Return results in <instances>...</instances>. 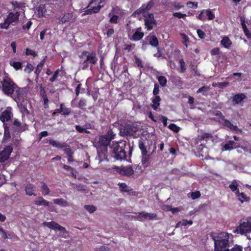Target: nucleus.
I'll use <instances>...</instances> for the list:
<instances>
[{
	"label": "nucleus",
	"mask_w": 251,
	"mask_h": 251,
	"mask_svg": "<svg viewBox=\"0 0 251 251\" xmlns=\"http://www.w3.org/2000/svg\"><path fill=\"white\" fill-rule=\"evenodd\" d=\"M233 233L245 234L251 232V217L248 218L245 221L241 222L240 225L233 230Z\"/></svg>",
	"instance_id": "nucleus-7"
},
{
	"label": "nucleus",
	"mask_w": 251,
	"mask_h": 251,
	"mask_svg": "<svg viewBox=\"0 0 251 251\" xmlns=\"http://www.w3.org/2000/svg\"><path fill=\"white\" fill-rule=\"evenodd\" d=\"M73 15L72 13H67L64 14L63 15L61 16L59 20L62 24H64L70 21L73 18Z\"/></svg>",
	"instance_id": "nucleus-32"
},
{
	"label": "nucleus",
	"mask_w": 251,
	"mask_h": 251,
	"mask_svg": "<svg viewBox=\"0 0 251 251\" xmlns=\"http://www.w3.org/2000/svg\"><path fill=\"white\" fill-rule=\"evenodd\" d=\"M38 200L34 201V204L38 206H49L50 205V202L45 200L43 197H40L38 198Z\"/></svg>",
	"instance_id": "nucleus-33"
},
{
	"label": "nucleus",
	"mask_w": 251,
	"mask_h": 251,
	"mask_svg": "<svg viewBox=\"0 0 251 251\" xmlns=\"http://www.w3.org/2000/svg\"><path fill=\"white\" fill-rule=\"evenodd\" d=\"M197 33L198 35V37L201 39L205 38L206 35L205 33L201 29H198L197 30Z\"/></svg>",
	"instance_id": "nucleus-60"
},
{
	"label": "nucleus",
	"mask_w": 251,
	"mask_h": 251,
	"mask_svg": "<svg viewBox=\"0 0 251 251\" xmlns=\"http://www.w3.org/2000/svg\"><path fill=\"white\" fill-rule=\"evenodd\" d=\"M152 104L151 106L152 108L156 110L159 106L160 105V102L161 101V98L159 96H154V97L152 98L151 99Z\"/></svg>",
	"instance_id": "nucleus-31"
},
{
	"label": "nucleus",
	"mask_w": 251,
	"mask_h": 251,
	"mask_svg": "<svg viewBox=\"0 0 251 251\" xmlns=\"http://www.w3.org/2000/svg\"><path fill=\"white\" fill-rule=\"evenodd\" d=\"M35 191V187L32 184H27L25 188L26 195L29 196H36V194L34 193Z\"/></svg>",
	"instance_id": "nucleus-28"
},
{
	"label": "nucleus",
	"mask_w": 251,
	"mask_h": 251,
	"mask_svg": "<svg viewBox=\"0 0 251 251\" xmlns=\"http://www.w3.org/2000/svg\"><path fill=\"white\" fill-rule=\"evenodd\" d=\"M10 24L6 19L5 20L3 23L0 24V29H8Z\"/></svg>",
	"instance_id": "nucleus-52"
},
{
	"label": "nucleus",
	"mask_w": 251,
	"mask_h": 251,
	"mask_svg": "<svg viewBox=\"0 0 251 251\" xmlns=\"http://www.w3.org/2000/svg\"><path fill=\"white\" fill-rule=\"evenodd\" d=\"M44 143H49L52 147L62 149L68 147V145L65 142H60L54 140L45 139L43 140Z\"/></svg>",
	"instance_id": "nucleus-17"
},
{
	"label": "nucleus",
	"mask_w": 251,
	"mask_h": 251,
	"mask_svg": "<svg viewBox=\"0 0 251 251\" xmlns=\"http://www.w3.org/2000/svg\"><path fill=\"white\" fill-rule=\"evenodd\" d=\"M157 215L155 213H146L144 211L139 213L138 215L135 217V219L139 221L143 222V219L153 220L154 219H156Z\"/></svg>",
	"instance_id": "nucleus-14"
},
{
	"label": "nucleus",
	"mask_w": 251,
	"mask_h": 251,
	"mask_svg": "<svg viewBox=\"0 0 251 251\" xmlns=\"http://www.w3.org/2000/svg\"><path fill=\"white\" fill-rule=\"evenodd\" d=\"M20 112L24 115L28 114L29 111L27 108V100L26 99L16 100Z\"/></svg>",
	"instance_id": "nucleus-16"
},
{
	"label": "nucleus",
	"mask_w": 251,
	"mask_h": 251,
	"mask_svg": "<svg viewBox=\"0 0 251 251\" xmlns=\"http://www.w3.org/2000/svg\"><path fill=\"white\" fill-rule=\"evenodd\" d=\"M63 151L64 153L67 155V160L69 162H73L75 161L74 158V151L69 147L64 148Z\"/></svg>",
	"instance_id": "nucleus-26"
},
{
	"label": "nucleus",
	"mask_w": 251,
	"mask_h": 251,
	"mask_svg": "<svg viewBox=\"0 0 251 251\" xmlns=\"http://www.w3.org/2000/svg\"><path fill=\"white\" fill-rule=\"evenodd\" d=\"M0 83L1 90L4 94L11 96L14 93L16 84L10 77L4 76Z\"/></svg>",
	"instance_id": "nucleus-4"
},
{
	"label": "nucleus",
	"mask_w": 251,
	"mask_h": 251,
	"mask_svg": "<svg viewBox=\"0 0 251 251\" xmlns=\"http://www.w3.org/2000/svg\"><path fill=\"white\" fill-rule=\"evenodd\" d=\"M138 126L133 124H126L121 127V133L123 136H132L138 130Z\"/></svg>",
	"instance_id": "nucleus-8"
},
{
	"label": "nucleus",
	"mask_w": 251,
	"mask_h": 251,
	"mask_svg": "<svg viewBox=\"0 0 251 251\" xmlns=\"http://www.w3.org/2000/svg\"><path fill=\"white\" fill-rule=\"evenodd\" d=\"M246 97L244 93L236 94L232 98V102L235 104H239L246 99Z\"/></svg>",
	"instance_id": "nucleus-23"
},
{
	"label": "nucleus",
	"mask_w": 251,
	"mask_h": 251,
	"mask_svg": "<svg viewBox=\"0 0 251 251\" xmlns=\"http://www.w3.org/2000/svg\"><path fill=\"white\" fill-rule=\"evenodd\" d=\"M43 64H44V63H40L39 64H38L37 66V67L35 69V74L36 75V78H38L39 77V75L41 72Z\"/></svg>",
	"instance_id": "nucleus-48"
},
{
	"label": "nucleus",
	"mask_w": 251,
	"mask_h": 251,
	"mask_svg": "<svg viewBox=\"0 0 251 251\" xmlns=\"http://www.w3.org/2000/svg\"><path fill=\"white\" fill-rule=\"evenodd\" d=\"M148 12H146L145 10L144 9L142 5L138 9H137L136 11H135L133 14V15H139L141 14H142L143 15L144 13H148Z\"/></svg>",
	"instance_id": "nucleus-53"
},
{
	"label": "nucleus",
	"mask_w": 251,
	"mask_h": 251,
	"mask_svg": "<svg viewBox=\"0 0 251 251\" xmlns=\"http://www.w3.org/2000/svg\"><path fill=\"white\" fill-rule=\"evenodd\" d=\"M215 17V14L212 12L210 9L201 10L200 13L197 16V18L201 21H205L206 19L213 20Z\"/></svg>",
	"instance_id": "nucleus-11"
},
{
	"label": "nucleus",
	"mask_w": 251,
	"mask_h": 251,
	"mask_svg": "<svg viewBox=\"0 0 251 251\" xmlns=\"http://www.w3.org/2000/svg\"><path fill=\"white\" fill-rule=\"evenodd\" d=\"M43 225L45 226H46L50 228V229L54 230H59L61 232V234L60 235L62 237L66 238L67 234H68V231H67L66 229L64 227L60 226L59 224H58L57 223L55 222H45L43 223Z\"/></svg>",
	"instance_id": "nucleus-10"
},
{
	"label": "nucleus",
	"mask_w": 251,
	"mask_h": 251,
	"mask_svg": "<svg viewBox=\"0 0 251 251\" xmlns=\"http://www.w3.org/2000/svg\"><path fill=\"white\" fill-rule=\"evenodd\" d=\"M79 57L81 59L80 64L83 70L89 67L90 69L92 70L93 66L96 65L98 61L97 53L95 51L84 50L79 55Z\"/></svg>",
	"instance_id": "nucleus-1"
},
{
	"label": "nucleus",
	"mask_w": 251,
	"mask_h": 251,
	"mask_svg": "<svg viewBox=\"0 0 251 251\" xmlns=\"http://www.w3.org/2000/svg\"><path fill=\"white\" fill-rule=\"evenodd\" d=\"M155 1V0H151L147 3L142 5L146 12H148L154 6Z\"/></svg>",
	"instance_id": "nucleus-34"
},
{
	"label": "nucleus",
	"mask_w": 251,
	"mask_h": 251,
	"mask_svg": "<svg viewBox=\"0 0 251 251\" xmlns=\"http://www.w3.org/2000/svg\"><path fill=\"white\" fill-rule=\"evenodd\" d=\"M169 127L170 129H171L172 130H173V131H174L175 132H178L179 130V129H180L179 127L177 126L175 124H170V125L169 126Z\"/></svg>",
	"instance_id": "nucleus-54"
},
{
	"label": "nucleus",
	"mask_w": 251,
	"mask_h": 251,
	"mask_svg": "<svg viewBox=\"0 0 251 251\" xmlns=\"http://www.w3.org/2000/svg\"><path fill=\"white\" fill-rule=\"evenodd\" d=\"M97 151L98 156L100 161H102L104 160H108V159H107V156L106 155V149H100V148H98Z\"/></svg>",
	"instance_id": "nucleus-25"
},
{
	"label": "nucleus",
	"mask_w": 251,
	"mask_h": 251,
	"mask_svg": "<svg viewBox=\"0 0 251 251\" xmlns=\"http://www.w3.org/2000/svg\"><path fill=\"white\" fill-rule=\"evenodd\" d=\"M34 69V67L31 64L27 63L25 69V71L27 73H30Z\"/></svg>",
	"instance_id": "nucleus-59"
},
{
	"label": "nucleus",
	"mask_w": 251,
	"mask_h": 251,
	"mask_svg": "<svg viewBox=\"0 0 251 251\" xmlns=\"http://www.w3.org/2000/svg\"><path fill=\"white\" fill-rule=\"evenodd\" d=\"M4 138H7V139L10 138L9 127L8 126H7L6 125H4Z\"/></svg>",
	"instance_id": "nucleus-50"
},
{
	"label": "nucleus",
	"mask_w": 251,
	"mask_h": 251,
	"mask_svg": "<svg viewBox=\"0 0 251 251\" xmlns=\"http://www.w3.org/2000/svg\"><path fill=\"white\" fill-rule=\"evenodd\" d=\"M135 62L138 67L141 68H143L144 66L142 64V61L140 58L136 56L135 57Z\"/></svg>",
	"instance_id": "nucleus-63"
},
{
	"label": "nucleus",
	"mask_w": 251,
	"mask_h": 251,
	"mask_svg": "<svg viewBox=\"0 0 251 251\" xmlns=\"http://www.w3.org/2000/svg\"><path fill=\"white\" fill-rule=\"evenodd\" d=\"M186 5L189 8H197L198 6V3L196 1H189L187 2Z\"/></svg>",
	"instance_id": "nucleus-51"
},
{
	"label": "nucleus",
	"mask_w": 251,
	"mask_h": 251,
	"mask_svg": "<svg viewBox=\"0 0 251 251\" xmlns=\"http://www.w3.org/2000/svg\"><path fill=\"white\" fill-rule=\"evenodd\" d=\"M12 116L13 114L11 111L9 110L5 109L0 114V120L3 123H4L6 122L9 121Z\"/></svg>",
	"instance_id": "nucleus-21"
},
{
	"label": "nucleus",
	"mask_w": 251,
	"mask_h": 251,
	"mask_svg": "<svg viewBox=\"0 0 251 251\" xmlns=\"http://www.w3.org/2000/svg\"><path fill=\"white\" fill-rule=\"evenodd\" d=\"M62 114L65 116L69 115L71 112V109L64 107V105L62 106Z\"/></svg>",
	"instance_id": "nucleus-61"
},
{
	"label": "nucleus",
	"mask_w": 251,
	"mask_h": 251,
	"mask_svg": "<svg viewBox=\"0 0 251 251\" xmlns=\"http://www.w3.org/2000/svg\"><path fill=\"white\" fill-rule=\"evenodd\" d=\"M41 183L42 184V185L41 187L42 192V194L44 196H46V195H49L50 194V189H49V188L48 187V185L46 184V183H45L43 181H42L41 182Z\"/></svg>",
	"instance_id": "nucleus-37"
},
{
	"label": "nucleus",
	"mask_w": 251,
	"mask_h": 251,
	"mask_svg": "<svg viewBox=\"0 0 251 251\" xmlns=\"http://www.w3.org/2000/svg\"><path fill=\"white\" fill-rule=\"evenodd\" d=\"M14 92L13 94L14 96V100H20L24 99V97L26 95V89L25 88H20L17 85L15 87Z\"/></svg>",
	"instance_id": "nucleus-15"
},
{
	"label": "nucleus",
	"mask_w": 251,
	"mask_h": 251,
	"mask_svg": "<svg viewBox=\"0 0 251 251\" xmlns=\"http://www.w3.org/2000/svg\"><path fill=\"white\" fill-rule=\"evenodd\" d=\"M241 25L243 29L245 35L248 38H251V34L250 33V31L247 27V25L245 24V21L243 20H241Z\"/></svg>",
	"instance_id": "nucleus-38"
},
{
	"label": "nucleus",
	"mask_w": 251,
	"mask_h": 251,
	"mask_svg": "<svg viewBox=\"0 0 251 251\" xmlns=\"http://www.w3.org/2000/svg\"><path fill=\"white\" fill-rule=\"evenodd\" d=\"M13 125L16 127L19 128L18 130L20 132L23 131L25 130V128H24L23 126H22L21 123L17 119L14 120Z\"/></svg>",
	"instance_id": "nucleus-47"
},
{
	"label": "nucleus",
	"mask_w": 251,
	"mask_h": 251,
	"mask_svg": "<svg viewBox=\"0 0 251 251\" xmlns=\"http://www.w3.org/2000/svg\"><path fill=\"white\" fill-rule=\"evenodd\" d=\"M190 194L193 200H196L201 197V193L198 191L191 192Z\"/></svg>",
	"instance_id": "nucleus-56"
},
{
	"label": "nucleus",
	"mask_w": 251,
	"mask_h": 251,
	"mask_svg": "<svg viewBox=\"0 0 251 251\" xmlns=\"http://www.w3.org/2000/svg\"><path fill=\"white\" fill-rule=\"evenodd\" d=\"M229 188L232 192H234L235 193H237V191H239L238 188V184L236 180H233L231 184L229 185Z\"/></svg>",
	"instance_id": "nucleus-41"
},
{
	"label": "nucleus",
	"mask_w": 251,
	"mask_h": 251,
	"mask_svg": "<svg viewBox=\"0 0 251 251\" xmlns=\"http://www.w3.org/2000/svg\"><path fill=\"white\" fill-rule=\"evenodd\" d=\"M179 64L180 65V72L184 73L186 71L185 63L183 59H180Z\"/></svg>",
	"instance_id": "nucleus-55"
},
{
	"label": "nucleus",
	"mask_w": 251,
	"mask_h": 251,
	"mask_svg": "<svg viewBox=\"0 0 251 251\" xmlns=\"http://www.w3.org/2000/svg\"><path fill=\"white\" fill-rule=\"evenodd\" d=\"M118 185L119 186L120 189L122 192H127L129 190L127 189V186L125 183H120Z\"/></svg>",
	"instance_id": "nucleus-49"
},
{
	"label": "nucleus",
	"mask_w": 251,
	"mask_h": 251,
	"mask_svg": "<svg viewBox=\"0 0 251 251\" xmlns=\"http://www.w3.org/2000/svg\"><path fill=\"white\" fill-rule=\"evenodd\" d=\"M40 97L43 100V104L45 108L49 107V99L47 95V92L45 88L41 85L40 86Z\"/></svg>",
	"instance_id": "nucleus-20"
},
{
	"label": "nucleus",
	"mask_w": 251,
	"mask_h": 251,
	"mask_svg": "<svg viewBox=\"0 0 251 251\" xmlns=\"http://www.w3.org/2000/svg\"><path fill=\"white\" fill-rule=\"evenodd\" d=\"M86 106V100L85 99H81L78 102V107L81 109Z\"/></svg>",
	"instance_id": "nucleus-58"
},
{
	"label": "nucleus",
	"mask_w": 251,
	"mask_h": 251,
	"mask_svg": "<svg viewBox=\"0 0 251 251\" xmlns=\"http://www.w3.org/2000/svg\"><path fill=\"white\" fill-rule=\"evenodd\" d=\"M145 140L140 138L138 141V147L141 151V163L144 168L149 166L151 154H148V151L145 146Z\"/></svg>",
	"instance_id": "nucleus-5"
},
{
	"label": "nucleus",
	"mask_w": 251,
	"mask_h": 251,
	"mask_svg": "<svg viewBox=\"0 0 251 251\" xmlns=\"http://www.w3.org/2000/svg\"><path fill=\"white\" fill-rule=\"evenodd\" d=\"M114 170L120 175L127 176H130L134 174V170L131 166L115 167Z\"/></svg>",
	"instance_id": "nucleus-12"
},
{
	"label": "nucleus",
	"mask_w": 251,
	"mask_h": 251,
	"mask_svg": "<svg viewBox=\"0 0 251 251\" xmlns=\"http://www.w3.org/2000/svg\"><path fill=\"white\" fill-rule=\"evenodd\" d=\"M210 53L211 55H219L220 53V49L219 48H215L211 50Z\"/></svg>",
	"instance_id": "nucleus-62"
},
{
	"label": "nucleus",
	"mask_w": 251,
	"mask_h": 251,
	"mask_svg": "<svg viewBox=\"0 0 251 251\" xmlns=\"http://www.w3.org/2000/svg\"><path fill=\"white\" fill-rule=\"evenodd\" d=\"M210 89V86H203L201 88H200L197 91V93L199 94L201 93L202 95L207 96V91Z\"/></svg>",
	"instance_id": "nucleus-42"
},
{
	"label": "nucleus",
	"mask_w": 251,
	"mask_h": 251,
	"mask_svg": "<svg viewBox=\"0 0 251 251\" xmlns=\"http://www.w3.org/2000/svg\"><path fill=\"white\" fill-rule=\"evenodd\" d=\"M146 39L149 40V44L151 46L157 48L158 47L159 42L157 38L155 35H148L146 36Z\"/></svg>",
	"instance_id": "nucleus-27"
},
{
	"label": "nucleus",
	"mask_w": 251,
	"mask_h": 251,
	"mask_svg": "<svg viewBox=\"0 0 251 251\" xmlns=\"http://www.w3.org/2000/svg\"><path fill=\"white\" fill-rule=\"evenodd\" d=\"M25 54L26 55H32L33 56H37V54L35 51L28 48H26L25 49Z\"/></svg>",
	"instance_id": "nucleus-64"
},
{
	"label": "nucleus",
	"mask_w": 251,
	"mask_h": 251,
	"mask_svg": "<svg viewBox=\"0 0 251 251\" xmlns=\"http://www.w3.org/2000/svg\"><path fill=\"white\" fill-rule=\"evenodd\" d=\"M53 201L55 204L61 206L65 207L69 205V202L62 198L54 199L53 200Z\"/></svg>",
	"instance_id": "nucleus-35"
},
{
	"label": "nucleus",
	"mask_w": 251,
	"mask_h": 251,
	"mask_svg": "<svg viewBox=\"0 0 251 251\" xmlns=\"http://www.w3.org/2000/svg\"><path fill=\"white\" fill-rule=\"evenodd\" d=\"M10 65L13 67L16 70H19L22 69V64L21 62L10 61Z\"/></svg>",
	"instance_id": "nucleus-39"
},
{
	"label": "nucleus",
	"mask_w": 251,
	"mask_h": 251,
	"mask_svg": "<svg viewBox=\"0 0 251 251\" xmlns=\"http://www.w3.org/2000/svg\"><path fill=\"white\" fill-rule=\"evenodd\" d=\"M221 44L226 49H229L232 42L227 36H224L221 41Z\"/></svg>",
	"instance_id": "nucleus-30"
},
{
	"label": "nucleus",
	"mask_w": 251,
	"mask_h": 251,
	"mask_svg": "<svg viewBox=\"0 0 251 251\" xmlns=\"http://www.w3.org/2000/svg\"><path fill=\"white\" fill-rule=\"evenodd\" d=\"M170 4L171 6H173L176 10H179L181 8L183 7V6L181 5L179 2H169L168 3L167 1H166L164 3L165 6H169Z\"/></svg>",
	"instance_id": "nucleus-40"
},
{
	"label": "nucleus",
	"mask_w": 251,
	"mask_h": 251,
	"mask_svg": "<svg viewBox=\"0 0 251 251\" xmlns=\"http://www.w3.org/2000/svg\"><path fill=\"white\" fill-rule=\"evenodd\" d=\"M115 134L111 129H109L106 134L100 136L97 143L98 148L100 149H106L111 143L112 139H114Z\"/></svg>",
	"instance_id": "nucleus-6"
},
{
	"label": "nucleus",
	"mask_w": 251,
	"mask_h": 251,
	"mask_svg": "<svg viewBox=\"0 0 251 251\" xmlns=\"http://www.w3.org/2000/svg\"><path fill=\"white\" fill-rule=\"evenodd\" d=\"M158 81L160 85L162 87H165L167 83V78L163 75L158 76L157 77Z\"/></svg>",
	"instance_id": "nucleus-44"
},
{
	"label": "nucleus",
	"mask_w": 251,
	"mask_h": 251,
	"mask_svg": "<svg viewBox=\"0 0 251 251\" xmlns=\"http://www.w3.org/2000/svg\"><path fill=\"white\" fill-rule=\"evenodd\" d=\"M211 237L214 241V251H221L229 246V234L222 232L217 235L212 234Z\"/></svg>",
	"instance_id": "nucleus-2"
},
{
	"label": "nucleus",
	"mask_w": 251,
	"mask_h": 251,
	"mask_svg": "<svg viewBox=\"0 0 251 251\" xmlns=\"http://www.w3.org/2000/svg\"><path fill=\"white\" fill-rule=\"evenodd\" d=\"M236 196L238 198L239 201L242 203L248 201L250 200V198L249 197L247 196L244 193H240L239 191H237V193H236Z\"/></svg>",
	"instance_id": "nucleus-29"
},
{
	"label": "nucleus",
	"mask_w": 251,
	"mask_h": 251,
	"mask_svg": "<svg viewBox=\"0 0 251 251\" xmlns=\"http://www.w3.org/2000/svg\"><path fill=\"white\" fill-rule=\"evenodd\" d=\"M212 137V135L211 133H203L201 135L199 136L197 139V143L198 144L199 142H201L206 138H210Z\"/></svg>",
	"instance_id": "nucleus-36"
},
{
	"label": "nucleus",
	"mask_w": 251,
	"mask_h": 251,
	"mask_svg": "<svg viewBox=\"0 0 251 251\" xmlns=\"http://www.w3.org/2000/svg\"><path fill=\"white\" fill-rule=\"evenodd\" d=\"M159 86L158 84L155 83L154 85V88L153 90V94L154 96H158V94L159 93Z\"/></svg>",
	"instance_id": "nucleus-57"
},
{
	"label": "nucleus",
	"mask_w": 251,
	"mask_h": 251,
	"mask_svg": "<svg viewBox=\"0 0 251 251\" xmlns=\"http://www.w3.org/2000/svg\"><path fill=\"white\" fill-rule=\"evenodd\" d=\"M13 147L11 146H6L3 150L0 152V162H3L7 160L13 151Z\"/></svg>",
	"instance_id": "nucleus-13"
},
{
	"label": "nucleus",
	"mask_w": 251,
	"mask_h": 251,
	"mask_svg": "<svg viewBox=\"0 0 251 251\" xmlns=\"http://www.w3.org/2000/svg\"><path fill=\"white\" fill-rule=\"evenodd\" d=\"M144 24L145 27L148 31L152 30L154 25L157 24V22L154 19V15L152 13H144Z\"/></svg>",
	"instance_id": "nucleus-9"
},
{
	"label": "nucleus",
	"mask_w": 251,
	"mask_h": 251,
	"mask_svg": "<svg viewBox=\"0 0 251 251\" xmlns=\"http://www.w3.org/2000/svg\"><path fill=\"white\" fill-rule=\"evenodd\" d=\"M223 125L225 128L229 129L231 131L241 132V129H239L237 126L233 125L229 120L225 119L223 121Z\"/></svg>",
	"instance_id": "nucleus-19"
},
{
	"label": "nucleus",
	"mask_w": 251,
	"mask_h": 251,
	"mask_svg": "<svg viewBox=\"0 0 251 251\" xmlns=\"http://www.w3.org/2000/svg\"><path fill=\"white\" fill-rule=\"evenodd\" d=\"M84 208L91 214L93 213L97 210V207L93 205H85Z\"/></svg>",
	"instance_id": "nucleus-45"
},
{
	"label": "nucleus",
	"mask_w": 251,
	"mask_h": 251,
	"mask_svg": "<svg viewBox=\"0 0 251 251\" xmlns=\"http://www.w3.org/2000/svg\"><path fill=\"white\" fill-rule=\"evenodd\" d=\"M128 38L130 40L136 42L141 40L144 36L143 32L135 31L131 36L128 34Z\"/></svg>",
	"instance_id": "nucleus-22"
},
{
	"label": "nucleus",
	"mask_w": 251,
	"mask_h": 251,
	"mask_svg": "<svg viewBox=\"0 0 251 251\" xmlns=\"http://www.w3.org/2000/svg\"><path fill=\"white\" fill-rule=\"evenodd\" d=\"M61 70L59 69H57L53 73L52 76L50 78L49 81L51 83L54 82L57 78L59 76V73Z\"/></svg>",
	"instance_id": "nucleus-46"
},
{
	"label": "nucleus",
	"mask_w": 251,
	"mask_h": 251,
	"mask_svg": "<svg viewBox=\"0 0 251 251\" xmlns=\"http://www.w3.org/2000/svg\"><path fill=\"white\" fill-rule=\"evenodd\" d=\"M92 1L90 3V6L91 7L90 8L87 9L85 10V13L86 14H91L92 13H98L100 9L102 8V5H101L100 4L95 2L93 4H92Z\"/></svg>",
	"instance_id": "nucleus-18"
},
{
	"label": "nucleus",
	"mask_w": 251,
	"mask_h": 251,
	"mask_svg": "<svg viewBox=\"0 0 251 251\" xmlns=\"http://www.w3.org/2000/svg\"><path fill=\"white\" fill-rule=\"evenodd\" d=\"M19 16L20 13L19 12H16L15 13L10 12L8 15L6 20H8V21L11 24L13 22H18Z\"/></svg>",
	"instance_id": "nucleus-24"
},
{
	"label": "nucleus",
	"mask_w": 251,
	"mask_h": 251,
	"mask_svg": "<svg viewBox=\"0 0 251 251\" xmlns=\"http://www.w3.org/2000/svg\"><path fill=\"white\" fill-rule=\"evenodd\" d=\"M235 143L233 141H229L228 143L224 146V149L225 151H230L234 149L233 145Z\"/></svg>",
	"instance_id": "nucleus-43"
},
{
	"label": "nucleus",
	"mask_w": 251,
	"mask_h": 251,
	"mask_svg": "<svg viewBox=\"0 0 251 251\" xmlns=\"http://www.w3.org/2000/svg\"><path fill=\"white\" fill-rule=\"evenodd\" d=\"M127 149L126 141L113 144L112 147V155L116 160L126 159V149Z\"/></svg>",
	"instance_id": "nucleus-3"
}]
</instances>
